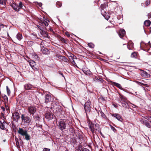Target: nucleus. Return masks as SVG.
<instances>
[{"instance_id": "nucleus-1", "label": "nucleus", "mask_w": 151, "mask_h": 151, "mask_svg": "<svg viewBox=\"0 0 151 151\" xmlns=\"http://www.w3.org/2000/svg\"><path fill=\"white\" fill-rule=\"evenodd\" d=\"M89 127L93 133H98L99 132L101 134L100 131V128L99 125L97 124H94L91 123L89 124Z\"/></svg>"}, {"instance_id": "nucleus-2", "label": "nucleus", "mask_w": 151, "mask_h": 151, "mask_svg": "<svg viewBox=\"0 0 151 151\" xmlns=\"http://www.w3.org/2000/svg\"><path fill=\"white\" fill-rule=\"evenodd\" d=\"M18 133L22 136H25V139L27 140H29L30 139V135L28 134L27 131L24 130L22 128H19Z\"/></svg>"}, {"instance_id": "nucleus-3", "label": "nucleus", "mask_w": 151, "mask_h": 151, "mask_svg": "<svg viewBox=\"0 0 151 151\" xmlns=\"http://www.w3.org/2000/svg\"><path fill=\"white\" fill-rule=\"evenodd\" d=\"M90 105V101H88L84 104V109L86 114L89 113L91 110V107Z\"/></svg>"}, {"instance_id": "nucleus-4", "label": "nucleus", "mask_w": 151, "mask_h": 151, "mask_svg": "<svg viewBox=\"0 0 151 151\" xmlns=\"http://www.w3.org/2000/svg\"><path fill=\"white\" fill-rule=\"evenodd\" d=\"M66 121H61L59 122L58 125L59 129L63 130L65 129L66 124Z\"/></svg>"}, {"instance_id": "nucleus-5", "label": "nucleus", "mask_w": 151, "mask_h": 151, "mask_svg": "<svg viewBox=\"0 0 151 151\" xmlns=\"http://www.w3.org/2000/svg\"><path fill=\"white\" fill-rule=\"evenodd\" d=\"M106 6L107 5L105 4H102L101 5V14L103 16H104L106 14Z\"/></svg>"}, {"instance_id": "nucleus-6", "label": "nucleus", "mask_w": 151, "mask_h": 151, "mask_svg": "<svg viewBox=\"0 0 151 151\" xmlns=\"http://www.w3.org/2000/svg\"><path fill=\"white\" fill-rule=\"evenodd\" d=\"M45 116L48 121L52 119L53 118V115L50 111L47 112L45 114Z\"/></svg>"}, {"instance_id": "nucleus-7", "label": "nucleus", "mask_w": 151, "mask_h": 151, "mask_svg": "<svg viewBox=\"0 0 151 151\" xmlns=\"http://www.w3.org/2000/svg\"><path fill=\"white\" fill-rule=\"evenodd\" d=\"M29 112L33 116L35 113L36 112V108L33 106H30L28 107Z\"/></svg>"}, {"instance_id": "nucleus-8", "label": "nucleus", "mask_w": 151, "mask_h": 151, "mask_svg": "<svg viewBox=\"0 0 151 151\" xmlns=\"http://www.w3.org/2000/svg\"><path fill=\"white\" fill-rule=\"evenodd\" d=\"M52 98L51 96L49 94L46 95L45 99V103L46 104H48L52 101Z\"/></svg>"}, {"instance_id": "nucleus-9", "label": "nucleus", "mask_w": 151, "mask_h": 151, "mask_svg": "<svg viewBox=\"0 0 151 151\" xmlns=\"http://www.w3.org/2000/svg\"><path fill=\"white\" fill-rule=\"evenodd\" d=\"M21 118L25 123H29L31 121L30 118L28 116H24V114L22 115Z\"/></svg>"}, {"instance_id": "nucleus-10", "label": "nucleus", "mask_w": 151, "mask_h": 151, "mask_svg": "<svg viewBox=\"0 0 151 151\" xmlns=\"http://www.w3.org/2000/svg\"><path fill=\"white\" fill-rule=\"evenodd\" d=\"M112 116L115 117L118 121L122 122L123 121V119L122 118L121 116L118 114H112Z\"/></svg>"}, {"instance_id": "nucleus-11", "label": "nucleus", "mask_w": 151, "mask_h": 151, "mask_svg": "<svg viewBox=\"0 0 151 151\" xmlns=\"http://www.w3.org/2000/svg\"><path fill=\"white\" fill-rule=\"evenodd\" d=\"M140 122L144 125H145L147 127L150 128L151 127V125L150 123L146 120H143L142 119H140Z\"/></svg>"}, {"instance_id": "nucleus-12", "label": "nucleus", "mask_w": 151, "mask_h": 151, "mask_svg": "<svg viewBox=\"0 0 151 151\" xmlns=\"http://www.w3.org/2000/svg\"><path fill=\"white\" fill-rule=\"evenodd\" d=\"M82 70L83 73L86 75H90L92 73L90 71V70L87 68H83L82 69Z\"/></svg>"}, {"instance_id": "nucleus-13", "label": "nucleus", "mask_w": 151, "mask_h": 151, "mask_svg": "<svg viewBox=\"0 0 151 151\" xmlns=\"http://www.w3.org/2000/svg\"><path fill=\"white\" fill-rule=\"evenodd\" d=\"M140 74L143 77L147 78L150 76V74H148L147 72L143 70H142L140 72Z\"/></svg>"}, {"instance_id": "nucleus-14", "label": "nucleus", "mask_w": 151, "mask_h": 151, "mask_svg": "<svg viewBox=\"0 0 151 151\" xmlns=\"http://www.w3.org/2000/svg\"><path fill=\"white\" fill-rule=\"evenodd\" d=\"M125 31L124 29H121L119 31L118 34L120 37L122 38L125 35Z\"/></svg>"}, {"instance_id": "nucleus-15", "label": "nucleus", "mask_w": 151, "mask_h": 151, "mask_svg": "<svg viewBox=\"0 0 151 151\" xmlns=\"http://www.w3.org/2000/svg\"><path fill=\"white\" fill-rule=\"evenodd\" d=\"M24 87L26 90H28L32 89L33 88V86L31 84L27 83L24 86Z\"/></svg>"}, {"instance_id": "nucleus-16", "label": "nucleus", "mask_w": 151, "mask_h": 151, "mask_svg": "<svg viewBox=\"0 0 151 151\" xmlns=\"http://www.w3.org/2000/svg\"><path fill=\"white\" fill-rule=\"evenodd\" d=\"M110 82L112 85L116 86L120 89H122V87L120 84L112 81H111Z\"/></svg>"}, {"instance_id": "nucleus-17", "label": "nucleus", "mask_w": 151, "mask_h": 151, "mask_svg": "<svg viewBox=\"0 0 151 151\" xmlns=\"http://www.w3.org/2000/svg\"><path fill=\"white\" fill-rule=\"evenodd\" d=\"M11 6L14 10L17 12H19L20 10V8H19L18 6L16 5L14 3L11 4Z\"/></svg>"}, {"instance_id": "nucleus-18", "label": "nucleus", "mask_w": 151, "mask_h": 151, "mask_svg": "<svg viewBox=\"0 0 151 151\" xmlns=\"http://www.w3.org/2000/svg\"><path fill=\"white\" fill-rule=\"evenodd\" d=\"M6 124V122L4 121L3 123H2L1 121H0V128L4 130L5 129V125Z\"/></svg>"}, {"instance_id": "nucleus-19", "label": "nucleus", "mask_w": 151, "mask_h": 151, "mask_svg": "<svg viewBox=\"0 0 151 151\" xmlns=\"http://www.w3.org/2000/svg\"><path fill=\"white\" fill-rule=\"evenodd\" d=\"M13 116L14 119L16 118L17 119V121L20 118L19 114L17 112L14 113Z\"/></svg>"}, {"instance_id": "nucleus-20", "label": "nucleus", "mask_w": 151, "mask_h": 151, "mask_svg": "<svg viewBox=\"0 0 151 151\" xmlns=\"http://www.w3.org/2000/svg\"><path fill=\"white\" fill-rule=\"evenodd\" d=\"M60 60H62L63 62L68 63L69 62L67 58L65 56H63Z\"/></svg>"}, {"instance_id": "nucleus-21", "label": "nucleus", "mask_w": 151, "mask_h": 151, "mask_svg": "<svg viewBox=\"0 0 151 151\" xmlns=\"http://www.w3.org/2000/svg\"><path fill=\"white\" fill-rule=\"evenodd\" d=\"M41 33L42 35H43L45 37H48V33L45 29H43L42 30L41 32Z\"/></svg>"}, {"instance_id": "nucleus-22", "label": "nucleus", "mask_w": 151, "mask_h": 151, "mask_svg": "<svg viewBox=\"0 0 151 151\" xmlns=\"http://www.w3.org/2000/svg\"><path fill=\"white\" fill-rule=\"evenodd\" d=\"M41 50L43 54H47L48 52V49L47 48L44 47H42L41 49Z\"/></svg>"}, {"instance_id": "nucleus-23", "label": "nucleus", "mask_w": 151, "mask_h": 151, "mask_svg": "<svg viewBox=\"0 0 151 151\" xmlns=\"http://www.w3.org/2000/svg\"><path fill=\"white\" fill-rule=\"evenodd\" d=\"M16 38L19 40H20L22 38V35L21 34L18 33L16 36Z\"/></svg>"}, {"instance_id": "nucleus-24", "label": "nucleus", "mask_w": 151, "mask_h": 151, "mask_svg": "<svg viewBox=\"0 0 151 151\" xmlns=\"http://www.w3.org/2000/svg\"><path fill=\"white\" fill-rule=\"evenodd\" d=\"M151 24L150 21L148 20H146L144 22V24L147 26H149Z\"/></svg>"}, {"instance_id": "nucleus-25", "label": "nucleus", "mask_w": 151, "mask_h": 151, "mask_svg": "<svg viewBox=\"0 0 151 151\" xmlns=\"http://www.w3.org/2000/svg\"><path fill=\"white\" fill-rule=\"evenodd\" d=\"M28 62L31 67L32 66V65H36L35 62L33 60H30Z\"/></svg>"}, {"instance_id": "nucleus-26", "label": "nucleus", "mask_w": 151, "mask_h": 151, "mask_svg": "<svg viewBox=\"0 0 151 151\" xmlns=\"http://www.w3.org/2000/svg\"><path fill=\"white\" fill-rule=\"evenodd\" d=\"M121 103L122 104V106L125 108H127V106H128V103L127 102V101H126V102H121Z\"/></svg>"}, {"instance_id": "nucleus-27", "label": "nucleus", "mask_w": 151, "mask_h": 151, "mask_svg": "<svg viewBox=\"0 0 151 151\" xmlns=\"http://www.w3.org/2000/svg\"><path fill=\"white\" fill-rule=\"evenodd\" d=\"M120 98L122 101H123L124 102H126V98L124 96L120 94Z\"/></svg>"}, {"instance_id": "nucleus-28", "label": "nucleus", "mask_w": 151, "mask_h": 151, "mask_svg": "<svg viewBox=\"0 0 151 151\" xmlns=\"http://www.w3.org/2000/svg\"><path fill=\"white\" fill-rule=\"evenodd\" d=\"M69 57L70 58H69L70 59L73 60L76 59V57L72 53H70L69 54Z\"/></svg>"}, {"instance_id": "nucleus-29", "label": "nucleus", "mask_w": 151, "mask_h": 151, "mask_svg": "<svg viewBox=\"0 0 151 151\" xmlns=\"http://www.w3.org/2000/svg\"><path fill=\"white\" fill-rule=\"evenodd\" d=\"M43 23L44 24L45 26H47L48 25V23L47 21L46 20H44L42 23H40V25H42L43 24Z\"/></svg>"}, {"instance_id": "nucleus-30", "label": "nucleus", "mask_w": 151, "mask_h": 151, "mask_svg": "<svg viewBox=\"0 0 151 151\" xmlns=\"http://www.w3.org/2000/svg\"><path fill=\"white\" fill-rule=\"evenodd\" d=\"M32 57L35 59L39 60V58L38 57L37 55L35 53H34L32 55Z\"/></svg>"}, {"instance_id": "nucleus-31", "label": "nucleus", "mask_w": 151, "mask_h": 151, "mask_svg": "<svg viewBox=\"0 0 151 151\" xmlns=\"http://www.w3.org/2000/svg\"><path fill=\"white\" fill-rule=\"evenodd\" d=\"M34 118L35 121H39L40 117L38 115H36L34 116Z\"/></svg>"}, {"instance_id": "nucleus-32", "label": "nucleus", "mask_w": 151, "mask_h": 151, "mask_svg": "<svg viewBox=\"0 0 151 151\" xmlns=\"http://www.w3.org/2000/svg\"><path fill=\"white\" fill-rule=\"evenodd\" d=\"M58 99H56L53 102L52 104L55 105V106H57L58 104Z\"/></svg>"}, {"instance_id": "nucleus-33", "label": "nucleus", "mask_w": 151, "mask_h": 151, "mask_svg": "<svg viewBox=\"0 0 151 151\" xmlns=\"http://www.w3.org/2000/svg\"><path fill=\"white\" fill-rule=\"evenodd\" d=\"M4 100L5 103H7L8 101V99L7 96L6 95L2 96Z\"/></svg>"}, {"instance_id": "nucleus-34", "label": "nucleus", "mask_w": 151, "mask_h": 151, "mask_svg": "<svg viewBox=\"0 0 151 151\" xmlns=\"http://www.w3.org/2000/svg\"><path fill=\"white\" fill-rule=\"evenodd\" d=\"M32 69L35 71H37L38 70L37 67L36 65H32L31 67Z\"/></svg>"}, {"instance_id": "nucleus-35", "label": "nucleus", "mask_w": 151, "mask_h": 151, "mask_svg": "<svg viewBox=\"0 0 151 151\" xmlns=\"http://www.w3.org/2000/svg\"><path fill=\"white\" fill-rule=\"evenodd\" d=\"M129 46L130 47H129V45H127V48L129 50H132V48L133 47V43L132 42H131V43L130 44V45Z\"/></svg>"}, {"instance_id": "nucleus-36", "label": "nucleus", "mask_w": 151, "mask_h": 151, "mask_svg": "<svg viewBox=\"0 0 151 151\" xmlns=\"http://www.w3.org/2000/svg\"><path fill=\"white\" fill-rule=\"evenodd\" d=\"M137 56V54L136 52H132L131 55V57L132 58H136Z\"/></svg>"}, {"instance_id": "nucleus-37", "label": "nucleus", "mask_w": 151, "mask_h": 151, "mask_svg": "<svg viewBox=\"0 0 151 151\" xmlns=\"http://www.w3.org/2000/svg\"><path fill=\"white\" fill-rule=\"evenodd\" d=\"M37 27H38V28L41 31L43 29H45L46 28L45 27H42L39 25H37Z\"/></svg>"}, {"instance_id": "nucleus-38", "label": "nucleus", "mask_w": 151, "mask_h": 151, "mask_svg": "<svg viewBox=\"0 0 151 151\" xmlns=\"http://www.w3.org/2000/svg\"><path fill=\"white\" fill-rule=\"evenodd\" d=\"M88 46L91 48H93L94 47V45L92 43H88Z\"/></svg>"}, {"instance_id": "nucleus-39", "label": "nucleus", "mask_w": 151, "mask_h": 151, "mask_svg": "<svg viewBox=\"0 0 151 151\" xmlns=\"http://www.w3.org/2000/svg\"><path fill=\"white\" fill-rule=\"evenodd\" d=\"M0 4L2 5H5L6 4V1L5 0H0Z\"/></svg>"}, {"instance_id": "nucleus-40", "label": "nucleus", "mask_w": 151, "mask_h": 151, "mask_svg": "<svg viewBox=\"0 0 151 151\" xmlns=\"http://www.w3.org/2000/svg\"><path fill=\"white\" fill-rule=\"evenodd\" d=\"M6 88L7 94L8 95H10L11 93L10 90L9 88L7 86H6Z\"/></svg>"}, {"instance_id": "nucleus-41", "label": "nucleus", "mask_w": 151, "mask_h": 151, "mask_svg": "<svg viewBox=\"0 0 151 151\" xmlns=\"http://www.w3.org/2000/svg\"><path fill=\"white\" fill-rule=\"evenodd\" d=\"M101 116L104 118L105 119H107V118L106 117V115L104 113L101 112Z\"/></svg>"}, {"instance_id": "nucleus-42", "label": "nucleus", "mask_w": 151, "mask_h": 151, "mask_svg": "<svg viewBox=\"0 0 151 151\" xmlns=\"http://www.w3.org/2000/svg\"><path fill=\"white\" fill-rule=\"evenodd\" d=\"M72 61L71 63L73 64V65L74 66H76V67H78L76 63V62L75 61H74V59L72 60Z\"/></svg>"}, {"instance_id": "nucleus-43", "label": "nucleus", "mask_w": 151, "mask_h": 151, "mask_svg": "<svg viewBox=\"0 0 151 151\" xmlns=\"http://www.w3.org/2000/svg\"><path fill=\"white\" fill-rule=\"evenodd\" d=\"M19 6H18L19 7V8H20H20H22V4L21 2H20L19 3Z\"/></svg>"}, {"instance_id": "nucleus-44", "label": "nucleus", "mask_w": 151, "mask_h": 151, "mask_svg": "<svg viewBox=\"0 0 151 151\" xmlns=\"http://www.w3.org/2000/svg\"><path fill=\"white\" fill-rule=\"evenodd\" d=\"M16 145L17 147V148H19L20 146H19V142L18 141H17L16 139Z\"/></svg>"}, {"instance_id": "nucleus-45", "label": "nucleus", "mask_w": 151, "mask_h": 151, "mask_svg": "<svg viewBox=\"0 0 151 151\" xmlns=\"http://www.w3.org/2000/svg\"><path fill=\"white\" fill-rule=\"evenodd\" d=\"M12 128H13V130H16V127L15 124H12Z\"/></svg>"}, {"instance_id": "nucleus-46", "label": "nucleus", "mask_w": 151, "mask_h": 151, "mask_svg": "<svg viewBox=\"0 0 151 151\" xmlns=\"http://www.w3.org/2000/svg\"><path fill=\"white\" fill-rule=\"evenodd\" d=\"M111 129L114 132H116V129H115V128L113 127L112 126H111Z\"/></svg>"}, {"instance_id": "nucleus-47", "label": "nucleus", "mask_w": 151, "mask_h": 151, "mask_svg": "<svg viewBox=\"0 0 151 151\" xmlns=\"http://www.w3.org/2000/svg\"><path fill=\"white\" fill-rule=\"evenodd\" d=\"M50 150L49 149L45 148L43 149L42 151H50Z\"/></svg>"}, {"instance_id": "nucleus-48", "label": "nucleus", "mask_w": 151, "mask_h": 151, "mask_svg": "<svg viewBox=\"0 0 151 151\" xmlns=\"http://www.w3.org/2000/svg\"><path fill=\"white\" fill-rule=\"evenodd\" d=\"M150 4V0L147 1L146 2V4L147 6Z\"/></svg>"}, {"instance_id": "nucleus-49", "label": "nucleus", "mask_w": 151, "mask_h": 151, "mask_svg": "<svg viewBox=\"0 0 151 151\" xmlns=\"http://www.w3.org/2000/svg\"><path fill=\"white\" fill-rule=\"evenodd\" d=\"M105 18L106 19L108 20L109 18V17L108 15H106H106H105L104 16Z\"/></svg>"}, {"instance_id": "nucleus-50", "label": "nucleus", "mask_w": 151, "mask_h": 151, "mask_svg": "<svg viewBox=\"0 0 151 151\" xmlns=\"http://www.w3.org/2000/svg\"><path fill=\"white\" fill-rule=\"evenodd\" d=\"M61 40L63 42H64L65 43H66L65 40L63 38H61Z\"/></svg>"}, {"instance_id": "nucleus-51", "label": "nucleus", "mask_w": 151, "mask_h": 151, "mask_svg": "<svg viewBox=\"0 0 151 151\" xmlns=\"http://www.w3.org/2000/svg\"><path fill=\"white\" fill-rule=\"evenodd\" d=\"M63 56H62L60 55H58L57 56V57L58 58H59L60 60V59L61 58V57H62Z\"/></svg>"}, {"instance_id": "nucleus-52", "label": "nucleus", "mask_w": 151, "mask_h": 151, "mask_svg": "<svg viewBox=\"0 0 151 151\" xmlns=\"http://www.w3.org/2000/svg\"><path fill=\"white\" fill-rule=\"evenodd\" d=\"M82 151H89V150L86 148H85L83 149Z\"/></svg>"}, {"instance_id": "nucleus-53", "label": "nucleus", "mask_w": 151, "mask_h": 151, "mask_svg": "<svg viewBox=\"0 0 151 151\" xmlns=\"http://www.w3.org/2000/svg\"><path fill=\"white\" fill-rule=\"evenodd\" d=\"M36 126L37 127H40L41 128L42 127V126L40 125H39L38 124H37L36 123Z\"/></svg>"}, {"instance_id": "nucleus-54", "label": "nucleus", "mask_w": 151, "mask_h": 151, "mask_svg": "<svg viewBox=\"0 0 151 151\" xmlns=\"http://www.w3.org/2000/svg\"><path fill=\"white\" fill-rule=\"evenodd\" d=\"M101 80H102V79L101 78H99V79H98L97 78H95V79H94L95 81H98L99 80L101 81Z\"/></svg>"}, {"instance_id": "nucleus-55", "label": "nucleus", "mask_w": 151, "mask_h": 151, "mask_svg": "<svg viewBox=\"0 0 151 151\" xmlns=\"http://www.w3.org/2000/svg\"><path fill=\"white\" fill-rule=\"evenodd\" d=\"M150 116H146L144 117V118L147 120H149V118H150Z\"/></svg>"}, {"instance_id": "nucleus-56", "label": "nucleus", "mask_w": 151, "mask_h": 151, "mask_svg": "<svg viewBox=\"0 0 151 151\" xmlns=\"http://www.w3.org/2000/svg\"><path fill=\"white\" fill-rule=\"evenodd\" d=\"M148 16L149 18H151V12L148 14Z\"/></svg>"}, {"instance_id": "nucleus-57", "label": "nucleus", "mask_w": 151, "mask_h": 151, "mask_svg": "<svg viewBox=\"0 0 151 151\" xmlns=\"http://www.w3.org/2000/svg\"><path fill=\"white\" fill-rule=\"evenodd\" d=\"M1 109L3 111H5V108L3 106H1Z\"/></svg>"}, {"instance_id": "nucleus-58", "label": "nucleus", "mask_w": 151, "mask_h": 151, "mask_svg": "<svg viewBox=\"0 0 151 151\" xmlns=\"http://www.w3.org/2000/svg\"><path fill=\"white\" fill-rule=\"evenodd\" d=\"M37 4L40 7H41L42 5V3H37Z\"/></svg>"}, {"instance_id": "nucleus-59", "label": "nucleus", "mask_w": 151, "mask_h": 151, "mask_svg": "<svg viewBox=\"0 0 151 151\" xmlns=\"http://www.w3.org/2000/svg\"><path fill=\"white\" fill-rule=\"evenodd\" d=\"M59 4V7H61V6H62V4H61L60 3H59V2H57V5H58V4Z\"/></svg>"}, {"instance_id": "nucleus-60", "label": "nucleus", "mask_w": 151, "mask_h": 151, "mask_svg": "<svg viewBox=\"0 0 151 151\" xmlns=\"http://www.w3.org/2000/svg\"><path fill=\"white\" fill-rule=\"evenodd\" d=\"M0 26L1 28H4V25L2 24H0Z\"/></svg>"}, {"instance_id": "nucleus-61", "label": "nucleus", "mask_w": 151, "mask_h": 151, "mask_svg": "<svg viewBox=\"0 0 151 151\" xmlns=\"http://www.w3.org/2000/svg\"><path fill=\"white\" fill-rule=\"evenodd\" d=\"M5 107L6 109V110H7L9 109V107L8 106H7L6 105H5Z\"/></svg>"}, {"instance_id": "nucleus-62", "label": "nucleus", "mask_w": 151, "mask_h": 151, "mask_svg": "<svg viewBox=\"0 0 151 151\" xmlns=\"http://www.w3.org/2000/svg\"><path fill=\"white\" fill-rule=\"evenodd\" d=\"M65 34L68 36L69 37L70 35L68 34V32H67L65 33Z\"/></svg>"}, {"instance_id": "nucleus-63", "label": "nucleus", "mask_w": 151, "mask_h": 151, "mask_svg": "<svg viewBox=\"0 0 151 151\" xmlns=\"http://www.w3.org/2000/svg\"><path fill=\"white\" fill-rule=\"evenodd\" d=\"M148 45H149L150 46V47L151 46V43H150V41H149L148 42Z\"/></svg>"}, {"instance_id": "nucleus-64", "label": "nucleus", "mask_w": 151, "mask_h": 151, "mask_svg": "<svg viewBox=\"0 0 151 151\" xmlns=\"http://www.w3.org/2000/svg\"><path fill=\"white\" fill-rule=\"evenodd\" d=\"M76 151H80V149H79V148H78V149H76Z\"/></svg>"}]
</instances>
